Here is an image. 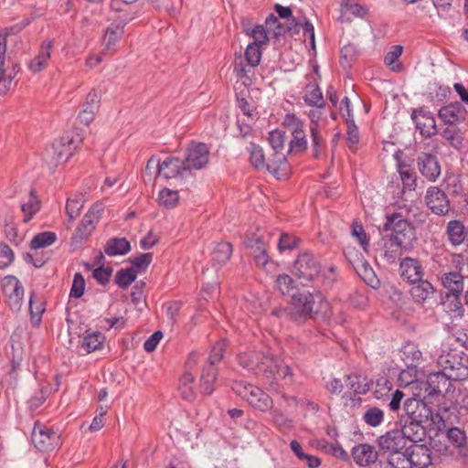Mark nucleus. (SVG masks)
<instances>
[{"instance_id":"obj_1","label":"nucleus","mask_w":468,"mask_h":468,"mask_svg":"<svg viewBox=\"0 0 468 468\" xmlns=\"http://www.w3.org/2000/svg\"><path fill=\"white\" fill-rule=\"evenodd\" d=\"M292 305L299 316L311 320H326L330 312V303L322 293H311L308 291L293 292Z\"/></svg>"},{"instance_id":"obj_2","label":"nucleus","mask_w":468,"mask_h":468,"mask_svg":"<svg viewBox=\"0 0 468 468\" xmlns=\"http://www.w3.org/2000/svg\"><path fill=\"white\" fill-rule=\"evenodd\" d=\"M382 230L384 232L390 231L391 233L386 235V237L396 241L405 250H410L413 247L414 241L417 240L414 225L403 218V216L399 212L386 215V221L383 224Z\"/></svg>"},{"instance_id":"obj_3","label":"nucleus","mask_w":468,"mask_h":468,"mask_svg":"<svg viewBox=\"0 0 468 468\" xmlns=\"http://www.w3.org/2000/svg\"><path fill=\"white\" fill-rule=\"evenodd\" d=\"M232 389L252 408L266 412L272 409V399L259 387L243 381L235 382Z\"/></svg>"},{"instance_id":"obj_4","label":"nucleus","mask_w":468,"mask_h":468,"mask_svg":"<svg viewBox=\"0 0 468 468\" xmlns=\"http://www.w3.org/2000/svg\"><path fill=\"white\" fill-rule=\"evenodd\" d=\"M438 363L453 381H463L468 378V355L464 352L441 355Z\"/></svg>"},{"instance_id":"obj_5","label":"nucleus","mask_w":468,"mask_h":468,"mask_svg":"<svg viewBox=\"0 0 468 468\" xmlns=\"http://www.w3.org/2000/svg\"><path fill=\"white\" fill-rule=\"evenodd\" d=\"M80 143H81L80 139L76 142L73 136L66 133L58 142L52 144L50 148L46 150L45 157L47 160L49 159V163L53 165L66 163L73 155Z\"/></svg>"},{"instance_id":"obj_6","label":"nucleus","mask_w":468,"mask_h":468,"mask_svg":"<svg viewBox=\"0 0 468 468\" xmlns=\"http://www.w3.org/2000/svg\"><path fill=\"white\" fill-rule=\"evenodd\" d=\"M322 271L319 259L309 251L298 255L293 263V273L302 280L313 282L318 279Z\"/></svg>"},{"instance_id":"obj_7","label":"nucleus","mask_w":468,"mask_h":468,"mask_svg":"<svg viewBox=\"0 0 468 468\" xmlns=\"http://www.w3.org/2000/svg\"><path fill=\"white\" fill-rule=\"evenodd\" d=\"M31 437L33 444L40 452L52 451L60 444L59 434L39 421L35 423Z\"/></svg>"},{"instance_id":"obj_8","label":"nucleus","mask_w":468,"mask_h":468,"mask_svg":"<svg viewBox=\"0 0 468 468\" xmlns=\"http://www.w3.org/2000/svg\"><path fill=\"white\" fill-rule=\"evenodd\" d=\"M159 176L165 179H189L191 181V185L195 183V175L193 173H189L188 169L186 168L183 160L176 156L166 157L163 162H160Z\"/></svg>"},{"instance_id":"obj_9","label":"nucleus","mask_w":468,"mask_h":468,"mask_svg":"<svg viewBox=\"0 0 468 468\" xmlns=\"http://www.w3.org/2000/svg\"><path fill=\"white\" fill-rule=\"evenodd\" d=\"M426 399L427 396L421 398L420 394L416 393L407 399L403 403V410L406 413L404 420L428 421V417L431 416V408L429 406Z\"/></svg>"},{"instance_id":"obj_10","label":"nucleus","mask_w":468,"mask_h":468,"mask_svg":"<svg viewBox=\"0 0 468 468\" xmlns=\"http://www.w3.org/2000/svg\"><path fill=\"white\" fill-rule=\"evenodd\" d=\"M182 160L189 173L200 170L209 162V150L204 143L192 142L186 150V157Z\"/></svg>"},{"instance_id":"obj_11","label":"nucleus","mask_w":468,"mask_h":468,"mask_svg":"<svg viewBox=\"0 0 468 468\" xmlns=\"http://www.w3.org/2000/svg\"><path fill=\"white\" fill-rule=\"evenodd\" d=\"M424 199L428 208L437 216H446L451 210L450 199L439 186H430Z\"/></svg>"},{"instance_id":"obj_12","label":"nucleus","mask_w":468,"mask_h":468,"mask_svg":"<svg viewBox=\"0 0 468 468\" xmlns=\"http://www.w3.org/2000/svg\"><path fill=\"white\" fill-rule=\"evenodd\" d=\"M452 378H449V374L442 368L437 372H431L428 375L427 380L423 383L427 397L434 395L444 396L452 388Z\"/></svg>"},{"instance_id":"obj_13","label":"nucleus","mask_w":468,"mask_h":468,"mask_svg":"<svg viewBox=\"0 0 468 468\" xmlns=\"http://www.w3.org/2000/svg\"><path fill=\"white\" fill-rule=\"evenodd\" d=\"M271 356V353L269 350L266 352L249 351L239 354L238 362L243 368L253 374L264 375V368H267L269 364L267 357L269 358Z\"/></svg>"},{"instance_id":"obj_14","label":"nucleus","mask_w":468,"mask_h":468,"mask_svg":"<svg viewBox=\"0 0 468 468\" xmlns=\"http://www.w3.org/2000/svg\"><path fill=\"white\" fill-rule=\"evenodd\" d=\"M377 442L379 454L386 457L406 448V441L399 429L387 431L378 437Z\"/></svg>"},{"instance_id":"obj_15","label":"nucleus","mask_w":468,"mask_h":468,"mask_svg":"<svg viewBox=\"0 0 468 468\" xmlns=\"http://www.w3.org/2000/svg\"><path fill=\"white\" fill-rule=\"evenodd\" d=\"M417 167L423 177L430 182H435L441 176V165L436 154L421 152L418 154Z\"/></svg>"},{"instance_id":"obj_16","label":"nucleus","mask_w":468,"mask_h":468,"mask_svg":"<svg viewBox=\"0 0 468 468\" xmlns=\"http://www.w3.org/2000/svg\"><path fill=\"white\" fill-rule=\"evenodd\" d=\"M426 422L419 421L418 420H404V417H400L399 420L400 429L399 430L402 433L405 441L409 440L414 444L423 441L427 436V431L424 426Z\"/></svg>"},{"instance_id":"obj_17","label":"nucleus","mask_w":468,"mask_h":468,"mask_svg":"<svg viewBox=\"0 0 468 468\" xmlns=\"http://www.w3.org/2000/svg\"><path fill=\"white\" fill-rule=\"evenodd\" d=\"M411 468H427L434 463L432 451L424 443L412 444L407 447Z\"/></svg>"},{"instance_id":"obj_18","label":"nucleus","mask_w":468,"mask_h":468,"mask_svg":"<svg viewBox=\"0 0 468 468\" xmlns=\"http://www.w3.org/2000/svg\"><path fill=\"white\" fill-rule=\"evenodd\" d=\"M2 290L11 308H19L24 296V288L19 280L12 275L3 280Z\"/></svg>"},{"instance_id":"obj_19","label":"nucleus","mask_w":468,"mask_h":468,"mask_svg":"<svg viewBox=\"0 0 468 468\" xmlns=\"http://www.w3.org/2000/svg\"><path fill=\"white\" fill-rule=\"evenodd\" d=\"M399 273L404 281L410 284H415L424 276V270L418 259L405 257L399 263Z\"/></svg>"},{"instance_id":"obj_20","label":"nucleus","mask_w":468,"mask_h":468,"mask_svg":"<svg viewBox=\"0 0 468 468\" xmlns=\"http://www.w3.org/2000/svg\"><path fill=\"white\" fill-rule=\"evenodd\" d=\"M411 118L422 136L430 138L438 133L435 119L431 112L421 108L415 109L412 112Z\"/></svg>"},{"instance_id":"obj_21","label":"nucleus","mask_w":468,"mask_h":468,"mask_svg":"<svg viewBox=\"0 0 468 468\" xmlns=\"http://www.w3.org/2000/svg\"><path fill=\"white\" fill-rule=\"evenodd\" d=\"M125 24L122 22H112L105 30L102 37V45L104 48L103 54L113 55L116 53L118 47L117 44L124 34Z\"/></svg>"},{"instance_id":"obj_22","label":"nucleus","mask_w":468,"mask_h":468,"mask_svg":"<svg viewBox=\"0 0 468 468\" xmlns=\"http://www.w3.org/2000/svg\"><path fill=\"white\" fill-rule=\"evenodd\" d=\"M382 246L378 250V254L376 258L378 257L384 265L396 264L398 260L400 259L402 251L405 250L404 248L386 236L382 238Z\"/></svg>"},{"instance_id":"obj_23","label":"nucleus","mask_w":468,"mask_h":468,"mask_svg":"<svg viewBox=\"0 0 468 468\" xmlns=\"http://www.w3.org/2000/svg\"><path fill=\"white\" fill-rule=\"evenodd\" d=\"M267 362L269 363L268 367L264 368V376L266 378L292 381V369L280 357L271 354L269 358L267 357Z\"/></svg>"},{"instance_id":"obj_24","label":"nucleus","mask_w":468,"mask_h":468,"mask_svg":"<svg viewBox=\"0 0 468 468\" xmlns=\"http://www.w3.org/2000/svg\"><path fill=\"white\" fill-rule=\"evenodd\" d=\"M438 114L445 123L452 125L464 121L467 112L461 102L455 101L441 107Z\"/></svg>"},{"instance_id":"obj_25","label":"nucleus","mask_w":468,"mask_h":468,"mask_svg":"<svg viewBox=\"0 0 468 468\" xmlns=\"http://www.w3.org/2000/svg\"><path fill=\"white\" fill-rule=\"evenodd\" d=\"M351 453L355 463L359 466H367L375 463L379 454L375 447L368 443H362L353 447Z\"/></svg>"},{"instance_id":"obj_26","label":"nucleus","mask_w":468,"mask_h":468,"mask_svg":"<svg viewBox=\"0 0 468 468\" xmlns=\"http://www.w3.org/2000/svg\"><path fill=\"white\" fill-rule=\"evenodd\" d=\"M441 283L448 290L446 299L459 298L463 291V276L458 271H450L441 276Z\"/></svg>"},{"instance_id":"obj_27","label":"nucleus","mask_w":468,"mask_h":468,"mask_svg":"<svg viewBox=\"0 0 468 468\" xmlns=\"http://www.w3.org/2000/svg\"><path fill=\"white\" fill-rule=\"evenodd\" d=\"M278 179L286 177L289 172V163L284 151H273L272 157L267 161V168Z\"/></svg>"},{"instance_id":"obj_28","label":"nucleus","mask_w":468,"mask_h":468,"mask_svg":"<svg viewBox=\"0 0 468 468\" xmlns=\"http://www.w3.org/2000/svg\"><path fill=\"white\" fill-rule=\"evenodd\" d=\"M446 235L449 242L456 247L465 242L468 230L462 220L453 219L447 223Z\"/></svg>"},{"instance_id":"obj_29","label":"nucleus","mask_w":468,"mask_h":468,"mask_svg":"<svg viewBox=\"0 0 468 468\" xmlns=\"http://www.w3.org/2000/svg\"><path fill=\"white\" fill-rule=\"evenodd\" d=\"M52 48L53 42L51 40L47 39L42 42L38 54L28 64V69L32 72H40L48 66Z\"/></svg>"},{"instance_id":"obj_30","label":"nucleus","mask_w":468,"mask_h":468,"mask_svg":"<svg viewBox=\"0 0 468 468\" xmlns=\"http://www.w3.org/2000/svg\"><path fill=\"white\" fill-rule=\"evenodd\" d=\"M305 78L308 83L306 85L307 93L304 96V101L310 106L324 107L325 102L323 98V93L314 77L311 74H307Z\"/></svg>"},{"instance_id":"obj_31","label":"nucleus","mask_w":468,"mask_h":468,"mask_svg":"<svg viewBox=\"0 0 468 468\" xmlns=\"http://www.w3.org/2000/svg\"><path fill=\"white\" fill-rule=\"evenodd\" d=\"M354 269L368 286L373 289H378L380 287V280L378 278L373 268L367 261L361 260L354 266Z\"/></svg>"},{"instance_id":"obj_32","label":"nucleus","mask_w":468,"mask_h":468,"mask_svg":"<svg viewBox=\"0 0 468 468\" xmlns=\"http://www.w3.org/2000/svg\"><path fill=\"white\" fill-rule=\"evenodd\" d=\"M412 285L413 286L410 289V295L413 300L419 303H423L436 292L432 284L427 280H423V278Z\"/></svg>"},{"instance_id":"obj_33","label":"nucleus","mask_w":468,"mask_h":468,"mask_svg":"<svg viewBox=\"0 0 468 468\" xmlns=\"http://www.w3.org/2000/svg\"><path fill=\"white\" fill-rule=\"evenodd\" d=\"M96 225L97 224L93 222L92 219H89L83 216L71 237V242L73 244L84 243L95 229Z\"/></svg>"},{"instance_id":"obj_34","label":"nucleus","mask_w":468,"mask_h":468,"mask_svg":"<svg viewBox=\"0 0 468 468\" xmlns=\"http://www.w3.org/2000/svg\"><path fill=\"white\" fill-rule=\"evenodd\" d=\"M131 250V244L126 238H111L104 246L108 256L125 255Z\"/></svg>"},{"instance_id":"obj_35","label":"nucleus","mask_w":468,"mask_h":468,"mask_svg":"<svg viewBox=\"0 0 468 468\" xmlns=\"http://www.w3.org/2000/svg\"><path fill=\"white\" fill-rule=\"evenodd\" d=\"M40 207L41 201L37 197V192L35 188H31L27 202L21 205V210L25 215L23 222L28 223L40 210Z\"/></svg>"},{"instance_id":"obj_36","label":"nucleus","mask_w":468,"mask_h":468,"mask_svg":"<svg viewBox=\"0 0 468 468\" xmlns=\"http://www.w3.org/2000/svg\"><path fill=\"white\" fill-rule=\"evenodd\" d=\"M398 172L402 181V190L413 191L417 186L418 176L416 173L410 169V165L399 163L398 165Z\"/></svg>"},{"instance_id":"obj_37","label":"nucleus","mask_w":468,"mask_h":468,"mask_svg":"<svg viewBox=\"0 0 468 468\" xmlns=\"http://www.w3.org/2000/svg\"><path fill=\"white\" fill-rule=\"evenodd\" d=\"M292 139L289 143V147L286 153H303L307 149V141L305 138L303 126L300 128H294V131H292Z\"/></svg>"},{"instance_id":"obj_38","label":"nucleus","mask_w":468,"mask_h":468,"mask_svg":"<svg viewBox=\"0 0 468 468\" xmlns=\"http://www.w3.org/2000/svg\"><path fill=\"white\" fill-rule=\"evenodd\" d=\"M217 379V369L212 366H205L200 380V389L204 395H210L214 390V382Z\"/></svg>"},{"instance_id":"obj_39","label":"nucleus","mask_w":468,"mask_h":468,"mask_svg":"<svg viewBox=\"0 0 468 468\" xmlns=\"http://www.w3.org/2000/svg\"><path fill=\"white\" fill-rule=\"evenodd\" d=\"M448 441L455 447L460 449V453L463 456L468 455V448L466 445L465 432L457 427H452L447 431Z\"/></svg>"},{"instance_id":"obj_40","label":"nucleus","mask_w":468,"mask_h":468,"mask_svg":"<svg viewBox=\"0 0 468 468\" xmlns=\"http://www.w3.org/2000/svg\"><path fill=\"white\" fill-rule=\"evenodd\" d=\"M104 340L105 336L101 333L92 332L83 337L80 347L89 354L101 349Z\"/></svg>"},{"instance_id":"obj_41","label":"nucleus","mask_w":468,"mask_h":468,"mask_svg":"<svg viewBox=\"0 0 468 468\" xmlns=\"http://www.w3.org/2000/svg\"><path fill=\"white\" fill-rule=\"evenodd\" d=\"M84 202V196L82 194H77L74 196V197L67 199L65 211L69 223H73L74 220L79 217L80 210L83 207Z\"/></svg>"},{"instance_id":"obj_42","label":"nucleus","mask_w":468,"mask_h":468,"mask_svg":"<svg viewBox=\"0 0 468 468\" xmlns=\"http://www.w3.org/2000/svg\"><path fill=\"white\" fill-rule=\"evenodd\" d=\"M232 255V245L227 241H221L217 244L211 253V261L217 264L226 263Z\"/></svg>"},{"instance_id":"obj_43","label":"nucleus","mask_w":468,"mask_h":468,"mask_svg":"<svg viewBox=\"0 0 468 468\" xmlns=\"http://www.w3.org/2000/svg\"><path fill=\"white\" fill-rule=\"evenodd\" d=\"M265 25L268 33L272 35L275 39H279L288 33V28H285L284 24L272 13L266 17Z\"/></svg>"},{"instance_id":"obj_44","label":"nucleus","mask_w":468,"mask_h":468,"mask_svg":"<svg viewBox=\"0 0 468 468\" xmlns=\"http://www.w3.org/2000/svg\"><path fill=\"white\" fill-rule=\"evenodd\" d=\"M346 386L357 395H365L369 390V384L366 377L362 375H349Z\"/></svg>"},{"instance_id":"obj_45","label":"nucleus","mask_w":468,"mask_h":468,"mask_svg":"<svg viewBox=\"0 0 468 468\" xmlns=\"http://www.w3.org/2000/svg\"><path fill=\"white\" fill-rule=\"evenodd\" d=\"M389 468H411L407 447L386 457Z\"/></svg>"},{"instance_id":"obj_46","label":"nucleus","mask_w":468,"mask_h":468,"mask_svg":"<svg viewBox=\"0 0 468 468\" xmlns=\"http://www.w3.org/2000/svg\"><path fill=\"white\" fill-rule=\"evenodd\" d=\"M441 136L453 148H455L457 150H460L461 148H463V133H462L461 130L458 127L453 126V124L445 128L441 132Z\"/></svg>"},{"instance_id":"obj_47","label":"nucleus","mask_w":468,"mask_h":468,"mask_svg":"<svg viewBox=\"0 0 468 468\" xmlns=\"http://www.w3.org/2000/svg\"><path fill=\"white\" fill-rule=\"evenodd\" d=\"M402 51V46L395 45L384 58V63L394 72H400L403 69L401 62L399 61V58L401 56Z\"/></svg>"},{"instance_id":"obj_48","label":"nucleus","mask_w":468,"mask_h":468,"mask_svg":"<svg viewBox=\"0 0 468 468\" xmlns=\"http://www.w3.org/2000/svg\"><path fill=\"white\" fill-rule=\"evenodd\" d=\"M351 235L356 239L362 249L367 252L369 248V238L365 231L362 222L358 218L354 219L351 224Z\"/></svg>"},{"instance_id":"obj_49","label":"nucleus","mask_w":468,"mask_h":468,"mask_svg":"<svg viewBox=\"0 0 468 468\" xmlns=\"http://www.w3.org/2000/svg\"><path fill=\"white\" fill-rule=\"evenodd\" d=\"M136 277L137 274L134 268H122L117 271L114 282L120 288L125 289L136 280Z\"/></svg>"},{"instance_id":"obj_50","label":"nucleus","mask_w":468,"mask_h":468,"mask_svg":"<svg viewBox=\"0 0 468 468\" xmlns=\"http://www.w3.org/2000/svg\"><path fill=\"white\" fill-rule=\"evenodd\" d=\"M57 240V235L52 231H43L33 237L30 241L31 250H38L46 248L53 244Z\"/></svg>"},{"instance_id":"obj_51","label":"nucleus","mask_w":468,"mask_h":468,"mask_svg":"<svg viewBox=\"0 0 468 468\" xmlns=\"http://www.w3.org/2000/svg\"><path fill=\"white\" fill-rule=\"evenodd\" d=\"M250 162L257 170L267 168V162L265 161L262 148L253 143L250 144Z\"/></svg>"},{"instance_id":"obj_52","label":"nucleus","mask_w":468,"mask_h":468,"mask_svg":"<svg viewBox=\"0 0 468 468\" xmlns=\"http://www.w3.org/2000/svg\"><path fill=\"white\" fill-rule=\"evenodd\" d=\"M445 188L452 197H461L463 195V186L461 176L451 174L447 175L445 179Z\"/></svg>"},{"instance_id":"obj_53","label":"nucleus","mask_w":468,"mask_h":468,"mask_svg":"<svg viewBox=\"0 0 468 468\" xmlns=\"http://www.w3.org/2000/svg\"><path fill=\"white\" fill-rule=\"evenodd\" d=\"M384 411L378 407H369L363 414V420L370 427H378L384 421Z\"/></svg>"},{"instance_id":"obj_54","label":"nucleus","mask_w":468,"mask_h":468,"mask_svg":"<svg viewBox=\"0 0 468 468\" xmlns=\"http://www.w3.org/2000/svg\"><path fill=\"white\" fill-rule=\"evenodd\" d=\"M11 359L12 371H16L20 367L24 358V348L20 342L15 340V335L11 336V352L8 354Z\"/></svg>"},{"instance_id":"obj_55","label":"nucleus","mask_w":468,"mask_h":468,"mask_svg":"<svg viewBox=\"0 0 468 468\" xmlns=\"http://www.w3.org/2000/svg\"><path fill=\"white\" fill-rule=\"evenodd\" d=\"M261 45L257 42L249 44L244 53L248 65L252 68L257 67L261 63Z\"/></svg>"},{"instance_id":"obj_56","label":"nucleus","mask_w":468,"mask_h":468,"mask_svg":"<svg viewBox=\"0 0 468 468\" xmlns=\"http://www.w3.org/2000/svg\"><path fill=\"white\" fill-rule=\"evenodd\" d=\"M158 200L161 206L166 208H173L179 201L178 191L164 188L159 192Z\"/></svg>"},{"instance_id":"obj_57","label":"nucleus","mask_w":468,"mask_h":468,"mask_svg":"<svg viewBox=\"0 0 468 468\" xmlns=\"http://www.w3.org/2000/svg\"><path fill=\"white\" fill-rule=\"evenodd\" d=\"M318 127L319 124L310 125L312 146L314 151V157L315 159L319 157V154L325 147V142L321 136Z\"/></svg>"},{"instance_id":"obj_58","label":"nucleus","mask_w":468,"mask_h":468,"mask_svg":"<svg viewBox=\"0 0 468 468\" xmlns=\"http://www.w3.org/2000/svg\"><path fill=\"white\" fill-rule=\"evenodd\" d=\"M301 239L292 234L282 232L278 242V249L281 252L292 250L299 247Z\"/></svg>"},{"instance_id":"obj_59","label":"nucleus","mask_w":468,"mask_h":468,"mask_svg":"<svg viewBox=\"0 0 468 468\" xmlns=\"http://www.w3.org/2000/svg\"><path fill=\"white\" fill-rule=\"evenodd\" d=\"M152 261L153 253L151 252L142 253L137 257L129 259V262L132 264L131 268H134V270H136V274L138 272L145 271Z\"/></svg>"},{"instance_id":"obj_60","label":"nucleus","mask_w":468,"mask_h":468,"mask_svg":"<svg viewBox=\"0 0 468 468\" xmlns=\"http://www.w3.org/2000/svg\"><path fill=\"white\" fill-rule=\"evenodd\" d=\"M227 346L226 340L217 342L211 348L210 354L207 357V365L215 367V365L221 361L223 358Z\"/></svg>"},{"instance_id":"obj_61","label":"nucleus","mask_w":468,"mask_h":468,"mask_svg":"<svg viewBox=\"0 0 468 468\" xmlns=\"http://www.w3.org/2000/svg\"><path fill=\"white\" fill-rule=\"evenodd\" d=\"M346 123L347 126L346 142H347L348 148L351 151L356 152V145L360 140L358 128L355 123V120H350L349 122H346Z\"/></svg>"},{"instance_id":"obj_62","label":"nucleus","mask_w":468,"mask_h":468,"mask_svg":"<svg viewBox=\"0 0 468 468\" xmlns=\"http://www.w3.org/2000/svg\"><path fill=\"white\" fill-rule=\"evenodd\" d=\"M449 332L457 343L468 349V328L463 327L460 324H453L449 327Z\"/></svg>"},{"instance_id":"obj_63","label":"nucleus","mask_w":468,"mask_h":468,"mask_svg":"<svg viewBox=\"0 0 468 468\" xmlns=\"http://www.w3.org/2000/svg\"><path fill=\"white\" fill-rule=\"evenodd\" d=\"M405 364L408 367H416L421 359V352L414 346H405L403 349Z\"/></svg>"},{"instance_id":"obj_64","label":"nucleus","mask_w":468,"mask_h":468,"mask_svg":"<svg viewBox=\"0 0 468 468\" xmlns=\"http://www.w3.org/2000/svg\"><path fill=\"white\" fill-rule=\"evenodd\" d=\"M269 142L273 151H284L285 133L275 129L270 133Z\"/></svg>"}]
</instances>
